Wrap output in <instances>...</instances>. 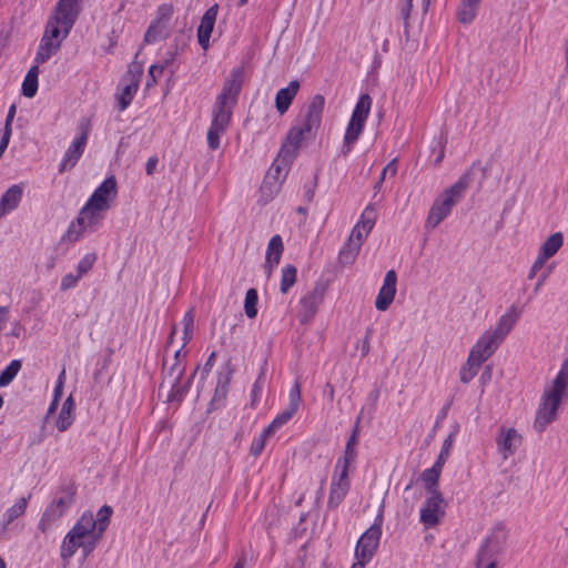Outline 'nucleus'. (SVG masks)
<instances>
[{"instance_id": "a18cd8bd", "label": "nucleus", "mask_w": 568, "mask_h": 568, "mask_svg": "<svg viewBox=\"0 0 568 568\" xmlns=\"http://www.w3.org/2000/svg\"><path fill=\"white\" fill-rule=\"evenodd\" d=\"M14 115H16V105L12 104L9 108V112H8V115H7V119H6V123H4V130H3V135L4 136H8V138L11 136V131H12L11 124H12Z\"/></svg>"}, {"instance_id": "864d4df0", "label": "nucleus", "mask_w": 568, "mask_h": 568, "mask_svg": "<svg viewBox=\"0 0 568 568\" xmlns=\"http://www.w3.org/2000/svg\"><path fill=\"white\" fill-rule=\"evenodd\" d=\"M547 260H548V257H546L539 253V256L537 257V260L535 261V263L531 267V273L535 274L537 271H539L544 266V264Z\"/></svg>"}, {"instance_id": "c9c22d12", "label": "nucleus", "mask_w": 568, "mask_h": 568, "mask_svg": "<svg viewBox=\"0 0 568 568\" xmlns=\"http://www.w3.org/2000/svg\"><path fill=\"white\" fill-rule=\"evenodd\" d=\"M256 303H257V293L254 288H250L246 292L245 304H244L245 314L247 317L253 318L256 316V314H257Z\"/></svg>"}, {"instance_id": "f03ea898", "label": "nucleus", "mask_w": 568, "mask_h": 568, "mask_svg": "<svg viewBox=\"0 0 568 568\" xmlns=\"http://www.w3.org/2000/svg\"><path fill=\"white\" fill-rule=\"evenodd\" d=\"M99 539L100 534L97 531L94 516L92 513H85L67 534L61 546V556L64 560L77 554L85 558L94 549Z\"/></svg>"}, {"instance_id": "a878e982", "label": "nucleus", "mask_w": 568, "mask_h": 568, "mask_svg": "<svg viewBox=\"0 0 568 568\" xmlns=\"http://www.w3.org/2000/svg\"><path fill=\"white\" fill-rule=\"evenodd\" d=\"M38 74L39 68L33 65L27 73L22 83V92L26 97L32 98L37 93L38 89Z\"/></svg>"}, {"instance_id": "774afa93", "label": "nucleus", "mask_w": 568, "mask_h": 568, "mask_svg": "<svg viewBox=\"0 0 568 568\" xmlns=\"http://www.w3.org/2000/svg\"><path fill=\"white\" fill-rule=\"evenodd\" d=\"M247 1H248V0H240V1H239V4H240V6H244V4H246V3H247Z\"/></svg>"}, {"instance_id": "dca6fc26", "label": "nucleus", "mask_w": 568, "mask_h": 568, "mask_svg": "<svg viewBox=\"0 0 568 568\" xmlns=\"http://www.w3.org/2000/svg\"><path fill=\"white\" fill-rule=\"evenodd\" d=\"M368 233L359 229L358 226H354L348 241L345 245V247L342 250L339 257L341 261L344 263H351L357 255L365 237Z\"/></svg>"}, {"instance_id": "49530a36", "label": "nucleus", "mask_w": 568, "mask_h": 568, "mask_svg": "<svg viewBox=\"0 0 568 568\" xmlns=\"http://www.w3.org/2000/svg\"><path fill=\"white\" fill-rule=\"evenodd\" d=\"M478 368H479V366H474V373H471V371H470V357H469L468 361H467L466 367H464V369L462 371L460 379L464 383H467L473 376L476 375V373L478 372Z\"/></svg>"}, {"instance_id": "5fc2aeb1", "label": "nucleus", "mask_w": 568, "mask_h": 568, "mask_svg": "<svg viewBox=\"0 0 568 568\" xmlns=\"http://www.w3.org/2000/svg\"><path fill=\"white\" fill-rule=\"evenodd\" d=\"M63 375H64V371L61 373V376H60L59 383H58V385H57V388H55V398H54V402H53V404L51 405V407H50V409H49L50 412H52V410H53V407H54V405H55V403H57V400H58V396H60V395H61V392H62V384H63V383H62V377H63Z\"/></svg>"}, {"instance_id": "39448f33", "label": "nucleus", "mask_w": 568, "mask_h": 568, "mask_svg": "<svg viewBox=\"0 0 568 568\" xmlns=\"http://www.w3.org/2000/svg\"><path fill=\"white\" fill-rule=\"evenodd\" d=\"M81 0H60L50 17L43 37L61 43L72 29L80 10Z\"/></svg>"}, {"instance_id": "f3484780", "label": "nucleus", "mask_w": 568, "mask_h": 568, "mask_svg": "<svg viewBox=\"0 0 568 568\" xmlns=\"http://www.w3.org/2000/svg\"><path fill=\"white\" fill-rule=\"evenodd\" d=\"M217 11L219 6L213 4L210 9L205 11L201 19V23L197 29V39L199 43L202 45L204 50L209 47V41L215 24Z\"/></svg>"}, {"instance_id": "680f3d73", "label": "nucleus", "mask_w": 568, "mask_h": 568, "mask_svg": "<svg viewBox=\"0 0 568 568\" xmlns=\"http://www.w3.org/2000/svg\"><path fill=\"white\" fill-rule=\"evenodd\" d=\"M199 367L195 369V372L193 373L192 377L190 378L189 381V384L191 385L192 383H194L197 378V375H199Z\"/></svg>"}, {"instance_id": "ea45409f", "label": "nucleus", "mask_w": 568, "mask_h": 568, "mask_svg": "<svg viewBox=\"0 0 568 568\" xmlns=\"http://www.w3.org/2000/svg\"><path fill=\"white\" fill-rule=\"evenodd\" d=\"M28 499L26 497H21L9 510H8V521L21 516L27 508Z\"/></svg>"}, {"instance_id": "8fccbe9b", "label": "nucleus", "mask_w": 568, "mask_h": 568, "mask_svg": "<svg viewBox=\"0 0 568 568\" xmlns=\"http://www.w3.org/2000/svg\"><path fill=\"white\" fill-rule=\"evenodd\" d=\"M162 32V29L159 24H153L149 28L146 34H145V41L150 42L151 40H154L158 34Z\"/></svg>"}, {"instance_id": "473e14b6", "label": "nucleus", "mask_w": 568, "mask_h": 568, "mask_svg": "<svg viewBox=\"0 0 568 568\" xmlns=\"http://www.w3.org/2000/svg\"><path fill=\"white\" fill-rule=\"evenodd\" d=\"M74 408V403L72 396H69L63 403L62 409L59 415L58 424L59 426H70L72 424V412Z\"/></svg>"}, {"instance_id": "7ed1b4c3", "label": "nucleus", "mask_w": 568, "mask_h": 568, "mask_svg": "<svg viewBox=\"0 0 568 568\" xmlns=\"http://www.w3.org/2000/svg\"><path fill=\"white\" fill-rule=\"evenodd\" d=\"M175 328H173L170 341L168 343V352H172V358H165L163 363V379L160 385L159 396L166 403L178 400L184 393V387L180 386L181 377L185 371V364L181 352L185 346V342L174 344L173 336Z\"/></svg>"}, {"instance_id": "6e6552de", "label": "nucleus", "mask_w": 568, "mask_h": 568, "mask_svg": "<svg viewBox=\"0 0 568 568\" xmlns=\"http://www.w3.org/2000/svg\"><path fill=\"white\" fill-rule=\"evenodd\" d=\"M372 106V99L368 94H363L353 111L351 121L347 125L344 142L347 145L346 152L349 151V145L354 143L363 131L364 124L368 118Z\"/></svg>"}, {"instance_id": "4be33fe9", "label": "nucleus", "mask_w": 568, "mask_h": 568, "mask_svg": "<svg viewBox=\"0 0 568 568\" xmlns=\"http://www.w3.org/2000/svg\"><path fill=\"white\" fill-rule=\"evenodd\" d=\"M22 195L19 185L11 186L2 196L0 202V216L17 207Z\"/></svg>"}, {"instance_id": "e2e57ef3", "label": "nucleus", "mask_w": 568, "mask_h": 568, "mask_svg": "<svg viewBox=\"0 0 568 568\" xmlns=\"http://www.w3.org/2000/svg\"><path fill=\"white\" fill-rule=\"evenodd\" d=\"M245 567V560L240 559L233 568H244Z\"/></svg>"}, {"instance_id": "4468645a", "label": "nucleus", "mask_w": 568, "mask_h": 568, "mask_svg": "<svg viewBox=\"0 0 568 568\" xmlns=\"http://www.w3.org/2000/svg\"><path fill=\"white\" fill-rule=\"evenodd\" d=\"M323 108L324 98L322 95H315L308 105L305 122L301 126H295L304 136L318 126Z\"/></svg>"}, {"instance_id": "9b49d317", "label": "nucleus", "mask_w": 568, "mask_h": 568, "mask_svg": "<svg viewBox=\"0 0 568 568\" xmlns=\"http://www.w3.org/2000/svg\"><path fill=\"white\" fill-rule=\"evenodd\" d=\"M444 499L440 493L428 494L425 506L420 510V521L426 527L435 526L444 516Z\"/></svg>"}, {"instance_id": "13d9d810", "label": "nucleus", "mask_w": 568, "mask_h": 568, "mask_svg": "<svg viewBox=\"0 0 568 568\" xmlns=\"http://www.w3.org/2000/svg\"><path fill=\"white\" fill-rule=\"evenodd\" d=\"M448 454H444V450L442 449L436 463H435V466L439 467L443 469L444 467V464L446 462V458H447Z\"/></svg>"}, {"instance_id": "393cba45", "label": "nucleus", "mask_w": 568, "mask_h": 568, "mask_svg": "<svg viewBox=\"0 0 568 568\" xmlns=\"http://www.w3.org/2000/svg\"><path fill=\"white\" fill-rule=\"evenodd\" d=\"M283 252V243L280 235H275L271 239L266 252V263L270 267H273L280 262Z\"/></svg>"}, {"instance_id": "5701e85b", "label": "nucleus", "mask_w": 568, "mask_h": 568, "mask_svg": "<svg viewBox=\"0 0 568 568\" xmlns=\"http://www.w3.org/2000/svg\"><path fill=\"white\" fill-rule=\"evenodd\" d=\"M442 470H443L442 468L434 465L432 468L423 471L422 480L425 485L427 494L439 493L438 480H439Z\"/></svg>"}, {"instance_id": "bb28decb", "label": "nucleus", "mask_w": 568, "mask_h": 568, "mask_svg": "<svg viewBox=\"0 0 568 568\" xmlns=\"http://www.w3.org/2000/svg\"><path fill=\"white\" fill-rule=\"evenodd\" d=\"M480 0H463L458 19L462 23H470L476 17L477 7Z\"/></svg>"}, {"instance_id": "e433bc0d", "label": "nucleus", "mask_w": 568, "mask_h": 568, "mask_svg": "<svg viewBox=\"0 0 568 568\" xmlns=\"http://www.w3.org/2000/svg\"><path fill=\"white\" fill-rule=\"evenodd\" d=\"M111 514H112V508L109 506H103L99 510L98 517L94 518V520L97 523V531H99L100 538L102 537V535L108 526Z\"/></svg>"}, {"instance_id": "c756f323", "label": "nucleus", "mask_w": 568, "mask_h": 568, "mask_svg": "<svg viewBox=\"0 0 568 568\" xmlns=\"http://www.w3.org/2000/svg\"><path fill=\"white\" fill-rule=\"evenodd\" d=\"M102 200L109 203L116 195V182L113 176L108 178L95 191Z\"/></svg>"}, {"instance_id": "a19ab883", "label": "nucleus", "mask_w": 568, "mask_h": 568, "mask_svg": "<svg viewBox=\"0 0 568 568\" xmlns=\"http://www.w3.org/2000/svg\"><path fill=\"white\" fill-rule=\"evenodd\" d=\"M88 226V223L79 225L78 221L75 223H72L69 230L67 231L65 239L71 242L77 241Z\"/></svg>"}, {"instance_id": "de8ad7c7", "label": "nucleus", "mask_w": 568, "mask_h": 568, "mask_svg": "<svg viewBox=\"0 0 568 568\" xmlns=\"http://www.w3.org/2000/svg\"><path fill=\"white\" fill-rule=\"evenodd\" d=\"M192 328H193V318L187 315L184 317V332H183V341H182V342H185V344L191 338Z\"/></svg>"}, {"instance_id": "4d7b16f0", "label": "nucleus", "mask_w": 568, "mask_h": 568, "mask_svg": "<svg viewBox=\"0 0 568 568\" xmlns=\"http://www.w3.org/2000/svg\"><path fill=\"white\" fill-rule=\"evenodd\" d=\"M356 561L353 564L351 568H365V565L369 561V559H363L361 556H355Z\"/></svg>"}, {"instance_id": "603ef678", "label": "nucleus", "mask_w": 568, "mask_h": 568, "mask_svg": "<svg viewBox=\"0 0 568 568\" xmlns=\"http://www.w3.org/2000/svg\"><path fill=\"white\" fill-rule=\"evenodd\" d=\"M356 348L359 353V357H365L368 354L369 348H371L368 337H365L363 339L362 344L358 345Z\"/></svg>"}, {"instance_id": "6ab92c4d", "label": "nucleus", "mask_w": 568, "mask_h": 568, "mask_svg": "<svg viewBox=\"0 0 568 568\" xmlns=\"http://www.w3.org/2000/svg\"><path fill=\"white\" fill-rule=\"evenodd\" d=\"M301 402V387L297 383L294 384L290 393V405L283 410L272 423L271 426H278L290 422L293 415L297 412Z\"/></svg>"}, {"instance_id": "1a4fd4ad", "label": "nucleus", "mask_w": 568, "mask_h": 568, "mask_svg": "<svg viewBox=\"0 0 568 568\" xmlns=\"http://www.w3.org/2000/svg\"><path fill=\"white\" fill-rule=\"evenodd\" d=\"M466 179H460L456 184L448 189L444 195L442 203H435L428 215V224L436 226L450 211V207L459 197L462 192L467 187Z\"/></svg>"}, {"instance_id": "f257e3e1", "label": "nucleus", "mask_w": 568, "mask_h": 568, "mask_svg": "<svg viewBox=\"0 0 568 568\" xmlns=\"http://www.w3.org/2000/svg\"><path fill=\"white\" fill-rule=\"evenodd\" d=\"M243 83L241 70H234L223 84L212 108V122L207 132V142L212 150L220 146V135L223 134L231 121L232 110Z\"/></svg>"}, {"instance_id": "09e8293b", "label": "nucleus", "mask_w": 568, "mask_h": 568, "mask_svg": "<svg viewBox=\"0 0 568 568\" xmlns=\"http://www.w3.org/2000/svg\"><path fill=\"white\" fill-rule=\"evenodd\" d=\"M165 64H152L149 69L150 77L152 78V84L156 82L158 75L162 74Z\"/></svg>"}, {"instance_id": "ddd939ff", "label": "nucleus", "mask_w": 568, "mask_h": 568, "mask_svg": "<svg viewBox=\"0 0 568 568\" xmlns=\"http://www.w3.org/2000/svg\"><path fill=\"white\" fill-rule=\"evenodd\" d=\"M109 203L101 199L98 193H93L85 206L81 210L78 217V224L93 225L98 220V214L102 211L108 210Z\"/></svg>"}, {"instance_id": "aec40b11", "label": "nucleus", "mask_w": 568, "mask_h": 568, "mask_svg": "<svg viewBox=\"0 0 568 568\" xmlns=\"http://www.w3.org/2000/svg\"><path fill=\"white\" fill-rule=\"evenodd\" d=\"M520 444L521 435L518 434L516 428L504 429L498 437V445L500 450L504 453L505 458H507L508 454H511Z\"/></svg>"}, {"instance_id": "3c124183", "label": "nucleus", "mask_w": 568, "mask_h": 568, "mask_svg": "<svg viewBox=\"0 0 568 568\" xmlns=\"http://www.w3.org/2000/svg\"><path fill=\"white\" fill-rule=\"evenodd\" d=\"M80 276H73L71 274L63 277L61 286L63 290L72 287Z\"/></svg>"}, {"instance_id": "2f4dec72", "label": "nucleus", "mask_w": 568, "mask_h": 568, "mask_svg": "<svg viewBox=\"0 0 568 568\" xmlns=\"http://www.w3.org/2000/svg\"><path fill=\"white\" fill-rule=\"evenodd\" d=\"M21 362L18 359L12 361L0 374V387L8 385L19 373Z\"/></svg>"}, {"instance_id": "58836bf2", "label": "nucleus", "mask_w": 568, "mask_h": 568, "mask_svg": "<svg viewBox=\"0 0 568 568\" xmlns=\"http://www.w3.org/2000/svg\"><path fill=\"white\" fill-rule=\"evenodd\" d=\"M136 88H138L136 83H130L124 87V89L120 95V99H119L121 110H124L129 105V103L133 97V93L136 91Z\"/></svg>"}, {"instance_id": "69168bd1", "label": "nucleus", "mask_w": 568, "mask_h": 568, "mask_svg": "<svg viewBox=\"0 0 568 568\" xmlns=\"http://www.w3.org/2000/svg\"><path fill=\"white\" fill-rule=\"evenodd\" d=\"M0 568H6V562L1 557H0Z\"/></svg>"}, {"instance_id": "7c9ffc66", "label": "nucleus", "mask_w": 568, "mask_h": 568, "mask_svg": "<svg viewBox=\"0 0 568 568\" xmlns=\"http://www.w3.org/2000/svg\"><path fill=\"white\" fill-rule=\"evenodd\" d=\"M296 275H297V271H296V267L293 265H286L282 270V277H281V292L282 293H287V291L295 284Z\"/></svg>"}, {"instance_id": "f704fd0d", "label": "nucleus", "mask_w": 568, "mask_h": 568, "mask_svg": "<svg viewBox=\"0 0 568 568\" xmlns=\"http://www.w3.org/2000/svg\"><path fill=\"white\" fill-rule=\"evenodd\" d=\"M375 220L376 213L374 209L366 207V210L362 214L361 221L356 224V226H358L366 233H369L375 224Z\"/></svg>"}, {"instance_id": "0eeeda50", "label": "nucleus", "mask_w": 568, "mask_h": 568, "mask_svg": "<svg viewBox=\"0 0 568 568\" xmlns=\"http://www.w3.org/2000/svg\"><path fill=\"white\" fill-rule=\"evenodd\" d=\"M383 501L377 503L373 507V514L375 515V521L373 525L361 536L357 541L355 556H361L363 559H372L374 556L381 537V523L383 516Z\"/></svg>"}, {"instance_id": "423d86ee", "label": "nucleus", "mask_w": 568, "mask_h": 568, "mask_svg": "<svg viewBox=\"0 0 568 568\" xmlns=\"http://www.w3.org/2000/svg\"><path fill=\"white\" fill-rule=\"evenodd\" d=\"M356 437H357V430L355 429L351 436V438L347 442L346 449H345V457L344 460L341 464H337V469L341 468V471L338 474V478L334 479L329 489V497H328V505L331 507H337L342 500L347 495V491L349 489V481L347 479L348 475V466L351 462L354 459L355 453H354V446L356 445Z\"/></svg>"}, {"instance_id": "a211bd4d", "label": "nucleus", "mask_w": 568, "mask_h": 568, "mask_svg": "<svg viewBox=\"0 0 568 568\" xmlns=\"http://www.w3.org/2000/svg\"><path fill=\"white\" fill-rule=\"evenodd\" d=\"M396 292V273L390 270L386 273L384 284L378 293L375 306L379 311H385L393 302Z\"/></svg>"}, {"instance_id": "79ce46f5", "label": "nucleus", "mask_w": 568, "mask_h": 568, "mask_svg": "<svg viewBox=\"0 0 568 568\" xmlns=\"http://www.w3.org/2000/svg\"><path fill=\"white\" fill-rule=\"evenodd\" d=\"M304 139V135L298 131L296 128H292L287 134L286 138V144L290 146H293L294 150H296L302 141Z\"/></svg>"}, {"instance_id": "052dcab7", "label": "nucleus", "mask_w": 568, "mask_h": 568, "mask_svg": "<svg viewBox=\"0 0 568 568\" xmlns=\"http://www.w3.org/2000/svg\"><path fill=\"white\" fill-rule=\"evenodd\" d=\"M155 164H156V161L153 160V159H150L148 164H146V172L148 174H151L155 168Z\"/></svg>"}, {"instance_id": "2eb2a0df", "label": "nucleus", "mask_w": 568, "mask_h": 568, "mask_svg": "<svg viewBox=\"0 0 568 568\" xmlns=\"http://www.w3.org/2000/svg\"><path fill=\"white\" fill-rule=\"evenodd\" d=\"M324 295V290L315 287L301 300V311L298 313L301 323H307L317 312Z\"/></svg>"}, {"instance_id": "9d476101", "label": "nucleus", "mask_w": 568, "mask_h": 568, "mask_svg": "<svg viewBox=\"0 0 568 568\" xmlns=\"http://www.w3.org/2000/svg\"><path fill=\"white\" fill-rule=\"evenodd\" d=\"M79 128H80L81 134L70 145V148L65 152V155H64V158H63V160L61 162V165H60V172H63L67 169L72 168L75 164L77 160L82 154L83 148H84V145L87 143V139H88L89 132L91 130V122H90V120H87V119L82 120L80 122Z\"/></svg>"}, {"instance_id": "37998d69", "label": "nucleus", "mask_w": 568, "mask_h": 568, "mask_svg": "<svg viewBox=\"0 0 568 568\" xmlns=\"http://www.w3.org/2000/svg\"><path fill=\"white\" fill-rule=\"evenodd\" d=\"M95 261L94 254H87L82 261L79 263L78 270H79V276L87 273L91 267L93 266Z\"/></svg>"}, {"instance_id": "338daca9", "label": "nucleus", "mask_w": 568, "mask_h": 568, "mask_svg": "<svg viewBox=\"0 0 568 568\" xmlns=\"http://www.w3.org/2000/svg\"><path fill=\"white\" fill-rule=\"evenodd\" d=\"M486 568H496V564L494 561L489 562Z\"/></svg>"}, {"instance_id": "0e129e2a", "label": "nucleus", "mask_w": 568, "mask_h": 568, "mask_svg": "<svg viewBox=\"0 0 568 568\" xmlns=\"http://www.w3.org/2000/svg\"><path fill=\"white\" fill-rule=\"evenodd\" d=\"M410 8H412V0H407V10L405 12V17L407 18L408 14H409V11H410Z\"/></svg>"}, {"instance_id": "6e6d98bb", "label": "nucleus", "mask_w": 568, "mask_h": 568, "mask_svg": "<svg viewBox=\"0 0 568 568\" xmlns=\"http://www.w3.org/2000/svg\"><path fill=\"white\" fill-rule=\"evenodd\" d=\"M215 355H216L215 352H212L211 355L209 356V359L205 364L204 371L200 373L201 381L204 378V372H206L207 369H210L212 367Z\"/></svg>"}, {"instance_id": "72a5a7b5", "label": "nucleus", "mask_w": 568, "mask_h": 568, "mask_svg": "<svg viewBox=\"0 0 568 568\" xmlns=\"http://www.w3.org/2000/svg\"><path fill=\"white\" fill-rule=\"evenodd\" d=\"M273 434V428H264L251 445V454L257 456L264 448L266 439Z\"/></svg>"}, {"instance_id": "f8f14e48", "label": "nucleus", "mask_w": 568, "mask_h": 568, "mask_svg": "<svg viewBox=\"0 0 568 568\" xmlns=\"http://www.w3.org/2000/svg\"><path fill=\"white\" fill-rule=\"evenodd\" d=\"M496 338L494 334L484 335L474 346L470 357V371L474 373V366H480L495 351Z\"/></svg>"}, {"instance_id": "cd10ccee", "label": "nucleus", "mask_w": 568, "mask_h": 568, "mask_svg": "<svg viewBox=\"0 0 568 568\" xmlns=\"http://www.w3.org/2000/svg\"><path fill=\"white\" fill-rule=\"evenodd\" d=\"M561 245L562 234L560 232H557L549 236L547 241L542 244L540 248V254L549 258L557 253Z\"/></svg>"}, {"instance_id": "c85d7f7f", "label": "nucleus", "mask_w": 568, "mask_h": 568, "mask_svg": "<svg viewBox=\"0 0 568 568\" xmlns=\"http://www.w3.org/2000/svg\"><path fill=\"white\" fill-rule=\"evenodd\" d=\"M63 515V511L61 508H58L53 503H51L47 509L44 510V514L40 520V528L42 531H47L49 526L55 521L58 518H60Z\"/></svg>"}, {"instance_id": "4c0bfd02", "label": "nucleus", "mask_w": 568, "mask_h": 568, "mask_svg": "<svg viewBox=\"0 0 568 568\" xmlns=\"http://www.w3.org/2000/svg\"><path fill=\"white\" fill-rule=\"evenodd\" d=\"M74 494L75 493H74L73 488H68V489L61 491L60 496L52 503L55 506H58V508H61V510L64 513L65 509L69 507V505L72 504Z\"/></svg>"}, {"instance_id": "412c9836", "label": "nucleus", "mask_w": 568, "mask_h": 568, "mask_svg": "<svg viewBox=\"0 0 568 568\" xmlns=\"http://www.w3.org/2000/svg\"><path fill=\"white\" fill-rule=\"evenodd\" d=\"M300 84L296 80L292 81L287 88L281 89L275 99L277 111L283 114L287 111L292 100L298 91Z\"/></svg>"}, {"instance_id": "20e7f679", "label": "nucleus", "mask_w": 568, "mask_h": 568, "mask_svg": "<svg viewBox=\"0 0 568 568\" xmlns=\"http://www.w3.org/2000/svg\"><path fill=\"white\" fill-rule=\"evenodd\" d=\"M567 388L568 361L564 362L551 385L545 389L542 402L536 416L537 424L544 426L555 420L561 399L566 396Z\"/></svg>"}, {"instance_id": "bf43d9fd", "label": "nucleus", "mask_w": 568, "mask_h": 568, "mask_svg": "<svg viewBox=\"0 0 568 568\" xmlns=\"http://www.w3.org/2000/svg\"><path fill=\"white\" fill-rule=\"evenodd\" d=\"M452 444H453V438H452V435H450L444 442V445H443V448H442L444 450V454H449V449L452 447Z\"/></svg>"}, {"instance_id": "c03bdc74", "label": "nucleus", "mask_w": 568, "mask_h": 568, "mask_svg": "<svg viewBox=\"0 0 568 568\" xmlns=\"http://www.w3.org/2000/svg\"><path fill=\"white\" fill-rule=\"evenodd\" d=\"M396 159H394L392 162H389L383 170L382 174H381V178L378 180V182L376 183L375 185V189L376 190H379L381 186H382V183L386 176L387 173H389L392 176H394L396 174Z\"/></svg>"}, {"instance_id": "b1692460", "label": "nucleus", "mask_w": 568, "mask_h": 568, "mask_svg": "<svg viewBox=\"0 0 568 568\" xmlns=\"http://www.w3.org/2000/svg\"><path fill=\"white\" fill-rule=\"evenodd\" d=\"M60 45H61V43H59L58 41L51 40L47 37H42L41 43H40V47H39V50H38V53L36 57V61L38 63L45 62L53 53H55L59 50Z\"/></svg>"}]
</instances>
